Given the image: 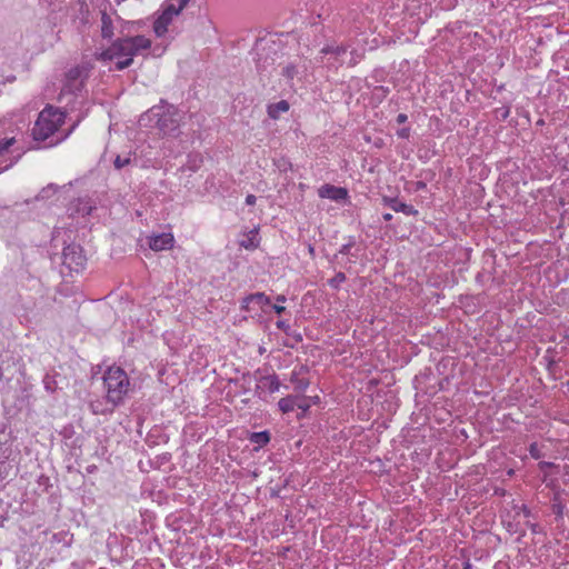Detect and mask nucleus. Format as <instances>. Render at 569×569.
<instances>
[{
    "label": "nucleus",
    "instance_id": "1",
    "mask_svg": "<svg viewBox=\"0 0 569 569\" xmlns=\"http://www.w3.org/2000/svg\"><path fill=\"white\" fill-rule=\"evenodd\" d=\"M149 38H117V40L98 56L103 61H114L117 70L128 68L132 57L150 47Z\"/></svg>",
    "mask_w": 569,
    "mask_h": 569
},
{
    "label": "nucleus",
    "instance_id": "2",
    "mask_svg": "<svg viewBox=\"0 0 569 569\" xmlns=\"http://www.w3.org/2000/svg\"><path fill=\"white\" fill-rule=\"evenodd\" d=\"M107 402L116 408L123 403L130 390V380L127 372L120 367H110L103 373Z\"/></svg>",
    "mask_w": 569,
    "mask_h": 569
},
{
    "label": "nucleus",
    "instance_id": "3",
    "mask_svg": "<svg viewBox=\"0 0 569 569\" xmlns=\"http://www.w3.org/2000/svg\"><path fill=\"white\" fill-rule=\"evenodd\" d=\"M181 118V113L173 106L153 107L140 117L139 123L148 126L156 119L157 128L163 134H174L180 127Z\"/></svg>",
    "mask_w": 569,
    "mask_h": 569
},
{
    "label": "nucleus",
    "instance_id": "4",
    "mask_svg": "<svg viewBox=\"0 0 569 569\" xmlns=\"http://www.w3.org/2000/svg\"><path fill=\"white\" fill-rule=\"evenodd\" d=\"M66 114L59 108L49 106L38 116L32 129V136L37 141H44L51 137L64 122Z\"/></svg>",
    "mask_w": 569,
    "mask_h": 569
},
{
    "label": "nucleus",
    "instance_id": "5",
    "mask_svg": "<svg viewBox=\"0 0 569 569\" xmlns=\"http://www.w3.org/2000/svg\"><path fill=\"white\" fill-rule=\"evenodd\" d=\"M92 66L89 62H83L79 66L71 68L66 73L64 84L61 89V94L71 93L77 94L84 86V80L89 77Z\"/></svg>",
    "mask_w": 569,
    "mask_h": 569
},
{
    "label": "nucleus",
    "instance_id": "6",
    "mask_svg": "<svg viewBox=\"0 0 569 569\" xmlns=\"http://www.w3.org/2000/svg\"><path fill=\"white\" fill-rule=\"evenodd\" d=\"M190 0H169L162 13L154 21L153 29L157 36L167 32L168 24L174 16H178Z\"/></svg>",
    "mask_w": 569,
    "mask_h": 569
},
{
    "label": "nucleus",
    "instance_id": "7",
    "mask_svg": "<svg viewBox=\"0 0 569 569\" xmlns=\"http://www.w3.org/2000/svg\"><path fill=\"white\" fill-rule=\"evenodd\" d=\"M62 263L71 272H79L86 263V257L80 246L69 244L63 249Z\"/></svg>",
    "mask_w": 569,
    "mask_h": 569
},
{
    "label": "nucleus",
    "instance_id": "8",
    "mask_svg": "<svg viewBox=\"0 0 569 569\" xmlns=\"http://www.w3.org/2000/svg\"><path fill=\"white\" fill-rule=\"evenodd\" d=\"M174 243V238L170 232L152 234L148 237V246L153 251H162L171 249Z\"/></svg>",
    "mask_w": 569,
    "mask_h": 569
},
{
    "label": "nucleus",
    "instance_id": "9",
    "mask_svg": "<svg viewBox=\"0 0 569 569\" xmlns=\"http://www.w3.org/2000/svg\"><path fill=\"white\" fill-rule=\"evenodd\" d=\"M318 194L320 198H327L335 201H341L348 198V191L346 188L336 187L332 184H325L320 187Z\"/></svg>",
    "mask_w": 569,
    "mask_h": 569
},
{
    "label": "nucleus",
    "instance_id": "10",
    "mask_svg": "<svg viewBox=\"0 0 569 569\" xmlns=\"http://www.w3.org/2000/svg\"><path fill=\"white\" fill-rule=\"evenodd\" d=\"M383 202L396 212H402L407 216H415L418 213V211L412 206L401 202L396 198L385 197Z\"/></svg>",
    "mask_w": 569,
    "mask_h": 569
},
{
    "label": "nucleus",
    "instance_id": "11",
    "mask_svg": "<svg viewBox=\"0 0 569 569\" xmlns=\"http://www.w3.org/2000/svg\"><path fill=\"white\" fill-rule=\"evenodd\" d=\"M290 104L287 100H281L276 103H271L267 108V112L269 118L277 120L281 113H284L289 110Z\"/></svg>",
    "mask_w": 569,
    "mask_h": 569
},
{
    "label": "nucleus",
    "instance_id": "12",
    "mask_svg": "<svg viewBox=\"0 0 569 569\" xmlns=\"http://www.w3.org/2000/svg\"><path fill=\"white\" fill-rule=\"evenodd\" d=\"M296 403H298V396H287L279 400L278 406L283 413H288L293 411Z\"/></svg>",
    "mask_w": 569,
    "mask_h": 569
},
{
    "label": "nucleus",
    "instance_id": "13",
    "mask_svg": "<svg viewBox=\"0 0 569 569\" xmlns=\"http://www.w3.org/2000/svg\"><path fill=\"white\" fill-rule=\"evenodd\" d=\"M260 383L262 387H266L270 393L279 391L281 386L277 376H266L261 378Z\"/></svg>",
    "mask_w": 569,
    "mask_h": 569
},
{
    "label": "nucleus",
    "instance_id": "14",
    "mask_svg": "<svg viewBox=\"0 0 569 569\" xmlns=\"http://www.w3.org/2000/svg\"><path fill=\"white\" fill-rule=\"evenodd\" d=\"M73 536L69 531H60L52 535V542L69 547L72 543Z\"/></svg>",
    "mask_w": 569,
    "mask_h": 569
},
{
    "label": "nucleus",
    "instance_id": "15",
    "mask_svg": "<svg viewBox=\"0 0 569 569\" xmlns=\"http://www.w3.org/2000/svg\"><path fill=\"white\" fill-rule=\"evenodd\" d=\"M101 36H113L112 19L106 12L101 14Z\"/></svg>",
    "mask_w": 569,
    "mask_h": 569
},
{
    "label": "nucleus",
    "instance_id": "16",
    "mask_svg": "<svg viewBox=\"0 0 569 569\" xmlns=\"http://www.w3.org/2000/svg\"><path fill=\"white\" fill-rule=\"evenodd\" d=\"M251 442L262 447L270 441V436L267 431L253 432L250 437Z\"/></svg>",
    "mask_w": 569,
    "mask_h": 569
},
{
    "label": "nucleus",
    "instance_id": "17",
    "mask_svg": "<svg viewBox=\"0 0 569 569\" xmlns=\"http://www.w3.org/2000/svg\"><path fill=\"white\" fill-rule=\"evenodd\" d=\"M248 300H253V302H256V303H258L260 306L269 305L270 303L269 297H267L262 292H257V293L249 295L248 296Z\"/></svg>",
    "mask_w": 569,
    "mask_h": 569
},
{
    "label": "nucleus",
    "instance_id": "18",
    "mask_svg": "<svg viewBox=\"0 0 569 569\" xmlns=\"http://www.w3.org/2000/svg\"><path fill=\"white\" fill-rule=\"evenodd\" d=\"M346 274L343 272H338L333 278L328 280V284L332 289H339L340 284L346 281Z\"/></svg>",
    "mask_w": 569,
    "mask_h": 569
},
{
    "label": "nucleus",
    "instance_id": "19",
    "mask_svg": "<svg viewBox=\"0 0 569 569\" xmlns=\"http://www.w3.org/2000/svg\"><path fill=\"white\" fill-rule=\"evenodd\" d=\"M291 381L296 385L295 389L298 392H303L308 388V386H309V381L308 380L297 378V376L295 373L291 377Z\"/></svg>",
    "mask_w": 569,
    "mask_h": 569
},
{
    "label": "nucleus",
    "instance_id": "20",
    "mask_svg": "<svg viewBox=\"0 0 569 569\" xmlns=\"http://www.w3.org/2000/svg\"><path fill=\"white\" fill-rule=\"evenodd\" d=\"M565 506L559 500V498L556 496L552 500L551 510L552 512L558 517L561 518L563 515Z\"/></svg>",
    "mask_w": 569,
    "mask_h": 569
},
{
    "label": "nucleus",
    "instance_id": "21",
    "mask_svg": "<svg viewBox=\"0 0 569 569\" xmlns=\"http://www.w3.org/2000/svg\"><path fill=\"white\" fill-rule=\"evenodd\" d=\"M130 162H131V158L129 156L128 157L117 156L113 161V164H114L116 169H122L123 167L130 164Z\"/></svg>",
    "mask_w": 569,
    "mask_h": 569
},
{
    "label": "nucleus",
    "instance_id": "22",
    "mask_svg": "<svg viewBox=\"0 0 569 569\" xmlns=\"http://www.w3.org/2000/svg\"><path fill=\"white\" fill-rule=\"evenodd\" d=\"M252 237H249L248 240H243L240 242V246L246 249H254L257 247V243L254 242V238L257 236L256 231L250 232Z\"/></svg>",
    "mask_w": 569,
    "mask_h": 569
},
{
    "label": "nucleus",
    "instance_id": "23",
    "mask_svg": "<svg viewBox=\"0 0 569 569\" xmlns=\"http://www.w3.org/2000/svg\"><path fill=\"white\" fill-rule=\"evenodd\" d=\"M297 74V69L295 66L289 64L282 69V76L288 80H292Z\"/></svg>",
    "mask_w": 569,
    "mask_h": 569
},
{
    "label": "nucleus",
    "instance_id": "24",
    "mask_svg": "<svg viewBox=\"0 0 569 569\" xmlns=\"http://www.w3.org/2000/svg\"><path fill=\"white\" fill-rule=\"evenodd\" d=\"M346 49L343 47H326L321 50L322 53H335L337 56L343 53Z\"/></svg>",
    "mask_w": 569,
    "mask_h": 569
},
{
    "label": "nucleus",
    "instance_id": "25",
    "mask_svg": "<svg viewBox=\"0 0 569 569\" xmlns=\"http://www.w3.org/2000/svg\"><path fill=\"white\" fill-rule=\"evenodd\" d=\"M296 407L305 412L310 408V405L306 397L298 396V403H296Z\"/></svg>",
    "mask_w": 569,
    "mask_h": 569
},
{
    "label": "nucleus",
    "instance_id": "26",
    "mask_svg": "<svg viewBox=\"0 0 569 569\" xmlns=\"http://www.w3.org/2000/svg\"><path fill=\"white\" fill-rule=\"evenodd\" d=\"M14 143V138L0 141V156Z\"/></svg>",
    "mask_w": 569,
    "mask_h": 569
},
{
    "label": "nucleus",
    "instance_id": "27",
    "mask_svg": "<svg viewBox=\"0 0 569 569\" xmlns=\"http://www.w3.org/2000/svg\"><path fill=\"white\" fill-rule=\"evenodd\" d=\"M58 190V187L54 186V184H49L48 187L43 188L40 192V198L44 199L46 197H48L49 192L52 191V192H56Z\"/></svg>",
    "mask_w": 569,
    "mask_h": 569
},
{
    "label": "nucleus",
    "instance_id": "28",
    "mask_svg": "<svg viewBox=\"0 0 569 569\" xmlns=\"http://www.w3.org/2000/svg\"><path fill=\"white\" fill-rule=\"evenodd\" d=\"M251 303H253V300H248V296H247V297H244V298L242 299L241 308H242L243 310L249 311V310H250V305H251Z\"/></svg>",
    "mask_w": 569,
    "mask_h": 569
},
{
    "label": "nucleus",
    "instance_id": "29",
    "mask_svg": "<svg viewBox=\"0 0 569 569\" xmlns=\"http://www.w3.org/2000/svg\"><path fill=\"white\" fill-rule=\"evenodd\" d=\"M410 134V130L409 128H402L400 130H398V136L402 139H407Z\"/></svg>",
    "mask_w": 569,
    "mask_h": 569
},
{
    "label": "nucleus",
    "instance_id": "30",
    "mask_svg": "<svg viewBox=\"0 0 569 569\" xmlns=\"http://www.w3.org/2000/svg\"><path fill=\"white\" fill-rule=\"evenodd\" d=\"M256 201H257V198H256V196H254V194H248V196L246 197V203H247L248 206H253V204L256 203Z\"/></svg>",
    "mask_w": 569,
    "mask_h": 569
},
{
    "label": "nucleus",
    "instance_id": "31",
    "mask_svg": "<svg viewBox=\"0 0 569 569\" xmlns=\"http://www.w3.org/2000/svg\"><path fill=\"white\" fill-rule=\"evenodd\" d=\"M272 308L278 315H281L286 310V308L280 306V303L274 305Z\"/></svg>",
    "mask_w": 569,
    "mask_h": 569
},
{
    "label": "nucleus",
    "instance_id": "32",
    "mask_svg": "<svg viewBox=\"0 0 569 569\" xmlns=\"http://www.w3.org/2000/svg\"><path fill=\"white\" fill-rule=\"evenodd\" d=\"M407 119H408V117H407V114H405V113H399V114L397 116V122H398V123H403V122H406V121H407Z\"/></svg>",
    "mask_w": 569,
    "mask_h": 569
},
{
    "label": "nucleus",
    "instance_id": "33",
    "mask_svg": "<svg viewBox=\"0 0 569 569\" xmlns=\"http://www.w3.org/2000/svg\"><path fill=\"white\" fill-rule=\"evenodd\" d=\"M382 218H383L385 221H390L392 219V214L391 213H385L382 216Z\"/></svg>",
    "mask_w": 569,
    "mask_h": 569
},
{
    "label": "nucleus",
    "instance_id": "34",
    "mask_svg": "<svg viewBox=\"0 0 569 569\" xmlns=\"http://www.w3.org/2000/svg\"><path fill=\"white\" fill-rule=\"evenodd\" d=\"M349 248H350V246H349V244H345V246L341 248L340 252H341V253H347V252L349 251Z\"/></svg>",
    "mask_w": 569,
    "mask_h": 569
},
{
    "label": "nucleus",
    "instance_id": "35",
    "mask_svg": "<svg viewBox=\"0 0 569 569\" xmlns=\"http://www.w3.org/2000/svg\"><path fill=\"white\" fill-rule=\"evenodd\" d=\"M277 302H284L286 301V297L280 295L276 298Z\"/></svg>",
    "mask_w": 569,
    "mask_h": 569
},
{
    "label": "nucleus",
    "instance_id": "36",
    "mask_svg": "<svg viewBox=\"0 0 569 569\" xmlns=\"http://www.w3.org/2000/svg\"><path fill=\"white\" fill-rule=\"evenodd\" d=\"M522 511L526 517H528L530 515V510L526 506L522 507Z\"/></svg>",
    "mask_w": 569,
    "mask_h": 569
},
{
    "label": "nucleus",
    "instance_id": "37",
    "mask_svg": "<svg viewBox=\"0 0 569 569\" xmlns=\"http://www.w3.org/2000/svg\"><path fill=\"white\" fill-rule=\"evenodd\" d=\"M463 569H472V565L469 561H467L463 565Z\"/></svg>",
    "mask_w": 569,
    "mask_h": 569
},
{
    "label": "nucleus",
    "instance_id": "38",
    "mask_svg": "<svg viewBox=\"0 0 569 569\" xmlns=\"http://www.w3.org/2000/svg\"><path fill=\"white\" fill-rule=\"evenodd\" d=\"M277 327L278 328H284L286 327V322L284 321H278L277 322Z\"/></svg>",
    "mask_w": 569,
    "mask_h": 569
},
{
    "label": "nucleus",
    "instance_id": "39",
    "mask_svg": "<svg viewBox=\"0 0 569 569\" xmlns=\"http://www.w3.org/2000/svg\"><path fill=\"white\" fill-rule=\"evenodd\" d=\"M308 250L311 256H315V248L312 246H309Z\"/></svg>",
    "mask_w": 569,
    "mask_h": 569
},
{
    "label": "nucleus",
    "instance_id": "40",
    "mask_svg": "<svg viewBox=\"0 0 569 569\" xmlns=\"http://www.w3.org/2000/svg\"><path fill=\"white\" fill-rule=\"evenodd\" d=\"M70 132H71V130L69 132H67L62 139L69 137Z\"/></svg>",
    "mask_w": 569,
    "mask_h": 569
}]
</instances>
